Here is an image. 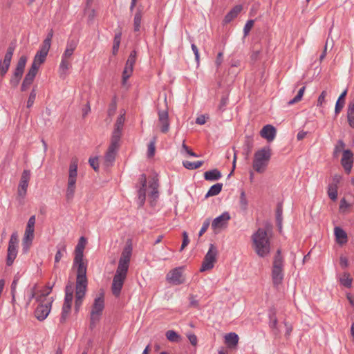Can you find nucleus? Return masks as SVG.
<instances>
[{"label":"nucleus","mask_w":354,"mask_h":354,"mask_svg":"<svg viewBox=\"0 0 354 354\" xmlns=\"http://www.w3.org/2000/svg\"><path fill=\"white\" fill-rule=\"evenodd\" d=\"M132 250L131 244H127L120 257L111 285L112 293L116 297L120 296L124 281L127 278L132 254Z\"/></svg>","instance_id":"nucleus-1"},{"label":"nucleus","mask_w":354,"mask_h":354,"mask_svg":"<svg viewBox=\"0 0 354 354\" xmlns=\"http://www.w3.org/2000/svg\"><path fill=\"white\" fill-rule=\"evenodd\" d=\"M270 230L269 225L267 226V230L259 228L252 236L253 248L260 257H265L270 253V243L268 236V231Z\"/></svg>","instance_id":"nucleus-2"},{"label":"nucleus","mask_w":354,"mask_h":354,"mask_svg":"<svg viewBox=\"0 0 354 354\" xmlns=\"http://www.w3.org/2000/svg\"><path fill=\"white\" fill-rule=\"evenodd\" d=\"M271 154V149L269 146L257 151L254 156L253 169L258 173H263L269 163Z\"/></svg>","instance_id":"nucleus-3"},{"label":"nucleus","mask_w":354,"mask_h":354,"mask_svg":"<svg viewBox=\"0 0 354 354\" xmlns=\"http://www.w3.org/2000/svg\"><path fill=\"white\" fill-rule=\"evenodd\" d=\"M87 287V279L85 271L83 272L80 268V271L77 273L76 287H75V310L78 312L82 306L83 299L85 296Z\"/></svg>","instance_id":"nucleus-4"},{"label":"nucleus","mask_w":354,"mask_h":354,"mask_svg":"<svg viewBox=\"0 0 354 354\" xmlns=\"http://www.w3.org/2000/svg\"><path fill=\"white\" fill-rule=\"evenodd\" d=\"M52 287H48L44 292L41 293L36 297L37 301L40 302V304H39L35 309V315L39 321L44 320L48 317L50 311L52 301H49L46 303L44 302L46 299V297L50 293Z\"/></svg>","instance_id":"nucleus-5"},{"label":"nucleus","mask_w":354,"mask_h":354,"mask_svg":"<svg viewBox=\"0 0 354 354\" xmlns=\"http://www.w3.org/2000/svg\"><path fill=\"white\" fill-rule=\"evenodd\" d=\"M104 308V292L102 291L99 295L94 299L92 306V310L90 313V325L91 329H93L97 324L100 322L102 311Z\"/></svg>","instance_id":"nucleus-6"},{"label":"nucleus","mask_w":354,"mask_h":354,"mask_svg":"<svg viewBox=\"0 0 354 354\" xmlns=\"http://www.w3.org/2000/svg\"><path fill=\"white\" fill-rule=\"evenodd\" d=\"M77 160L74 158L71 160L69 166L68 178L66 192V198L67 201L72 200L74 196L77 176Z\"/></svg>","instance_id":"nucleus-7"},{"label":"nucleus","mask_w":354,"mask_h":354,"mask_svg":"<svg viewBox=\"0 0 354 354\" xmlns=\"http://www.w3.org/2000/svg\"><path fill=\"white\" fill-rule=\"evenodd\" d=\"M283 261L281 255V250H278L274 257L272 271V278L274 286L279 285L283 279Z\"/></svg>","instance_id":"nucleus-8"},{"label":"nucleus","mask_w":354,"mask_h":354,"mask_svg":"<svg viewBox=\"0 0 354 354\" xmlns=\"http://www.w3.org/2000/svg\"><path fill=\"white\" fill-rule=\"evenodd\" d=\"M73 299V283H69L65 288V297L64 302L62 306V315L59 322L62 324L65 323L71 310L72 301Z\"/></svg>","instance_id":"nucleus-9"},{"label":"nucleus","mask_w":354,"mask_h":354,"mask_svg":"<svg viewBox=\"0 0 354 354\" xmlns=\"http://www.w3.org/2000/svg\"><path fill=\"white\" fill-rule=\"evenodd\" d=\"M217 254V248L214 244H210L209 250L207 251L203 261L200 271L205 272L212 269L214 266V263L216 261Z\"/></svg>","instance_id":"nucleus-10"},{"label":"nucleus","mask_w":354,"mask_h":354,"mask_svg":"<svg viewBox=\"0 0 354 354\" xmlns=\"http://www.w3.org/2000/svg\"><path fill=\"white\" fill-rule=\"evenodd\" d=\"M120 147V140L111 139L110 145L104 157V165L106 167L113 165Z\"/></svg>","instance_id":"nucleus-11"},{"label":"nucleus","mask_w":354,"mask_h":354,"mask_svg":"<svg viewBox=\"0 0 354 354\" xmlns=\"http://www.w3.org/2000/svg\"><path fill=\"white\" fill-rule=\"evenodd\" d=\"M19 243L18 235L17 232H13L10 238L6 258V264L8 266L12 265L17 255V245Z\"/></svg>","instance_id":"nucleus-12"},{"label":"nucleus","mask_w":354,"mask_h":354,"mask_svg":"<svg viewBox=\"0 0 354 354\" xmlns=\"http://www.w3.org/2000/svg\"><path fill=\"white\" fill-rule=\"evenodd\" d=\"M85 242V238L82 236L80 239L79 242L75 248V256L74 259V263L77 265V273H79L81 268H82L83 272L85 271V274H86V266L83 262V251L84 249Z\"/></svg>","instance_id":"nucleus-13"},{"label":"nucleus","mask_w":354,"mask_h":354,"mask_svg":"<svg viewBox=\"0 0 354 354\" xmlns=\"http://www.w3.org/2000/svg\"><path fill=\"white\" fill-rule=\"evenodd\" d=\"M230 219L228 212H223L221 215L215 218L212 223V228L215 233H218L221 229L227 226V222Z\"/></svg>","instance_id":"nucleus-14"},{"label":"nucleus","mask_w":354,"mask_h":354,"mask_svg":"<svg viewBox=\"0 0 354 354\" xmlns=\"http://www.w3.org/2000/svg\"><path fill=\"white\" fill-rule=\"evenodd\" d=\"M167 279L174 285L183 283L185 279L183 276V267H178L171 270L167 275Z\"/></svg>","instance_id":"nucleus-15"},{"label":"nucleus","mask_w":354,"mask_h":354,"mask_svg":"<svg viewBox=\"0 0 354 354\" xmlns=\"http://www.w3.org/2000/svg\"><path fill=\"white\" fill-rule=\"evenodd\" d=\"M341 164L345 171L349 174L351 171L353 164V153L350 149L343 151Z\"/></svg>","instance_id":"nucleus-16"},{"label":"nucleus","mask_w":354,"mask_h":354,"mask_svg":"<svg viewBox=\"0 0 354 354\" xmlns=\"http://www.w3.org/2000/svg\"><path fill=\"white\" fill-rule=\"evenodd\" d=\"M14 50V47L9 46L7 49L3 60L0 61V69L1 70L2 76H3L9 69Z\"/></svg>","instance_id":"nucleus-17"},{"label":"nucleus","mask_w":354,"mask_h":354,"mask_svg":"<svg viewBox=\"0 0 354 354\" xmlns=\"http://www.w3.org/2000/svg\"><path fill=\"white\" fill-rule=\"evenodd\" d=\"M158 122L162 133H167L169 129V114L167 110H158Z\"/></svg>","instance_id":"nucleus-18"},{"label":"nucleus","mask_w":354,"mask_h":354,"mask_svg":"<svg viewBox=\"0 0 354 354\" xmlns=\"http://www.w3.org/2000/svg\"><path fill=\"white\" fill-rule=\"evenodd\" d=\"M34 232L35 229L26 227L22 242V250L24 253H27L32 245L34 239Z\"/></svg>","instance_id":"nucleus-19"},{"label":"nucleus","mask_w":354,"mask_h":354,"mask_svg":"<svg viewBox=\"0 0 354 354\" xmlns=\"http://www.w3.org/2000/svg\"><path fill=\"white\" fill-rule=\"evenodd\" d=\"M125 120L124 113L120 114L116 120V122L114 125V130L112 133V139L120 140L122 136V131L123 129L124 123Z\"/></svg>","instance_id":"nucleus-20"},{"label":"nucleus","mask_w":354,"mask_h":354,"mask_svg":"<svg viewBox=\"0 0 354 354\" xmlns=\"http://www.w3.org/2000/svg\"><path fill=\"white\" fill-rule=\"evenodd\" d=\"M260 135L268 142H271L275 138L276 129L270 124H267L262 128L260 131Z\"/></svg>","instance_id":"nucleus-21"},{"label":"nucleus","mask_w":354,"mask_h":354,"mask_svg":"<svg viewBox=\"0 0 354 354\" xmlns=\"http://www.w3.org/2000/svg\"><path fill=\"white\" fill-rule=\"evenodd\" d=\"M335 241L339 245H344L348 241L346 232L340 227L336 226L334 228Z\"/></svg>","instance_id":"nucleus-22"},{"label":"nucleus","mask_w":354,"mask_h":354,"mask_svg":"<svg viewBox=\"0 0 354 354\" xmlns=\"http://www.w3.org/2000/svg\"><path fill=\"white\" fill-rule=\"evenodd\" d=\"M77 46V42L75 40H74V39L68 40L66 44V50L64 52V53L62 56V58L71 60V58L75 50L76 49Z\"/></svg>","instance_id":"nucleus-23"},{"label":"nucleus","mask_w":354,"mask_h":354,"mask_svg":"<svg viewBox=\"0 0 354 354\" xmlns=\"http://www.w3.org/2000/svg\"><path fill=\"white\" fill-rule=\"evenodd\" d=\"M242 6L237 5L234 6L225 17L224 21L225 23L230 22L232 19L236 18L237 15L242 10Z\"/></svg>","instance_id":"nucleus-24"},{"label":"nucleus","mask_w":354,"mask_h":354,"mask_svg":"<svg viewBox=\"0 0 354 354\" xmlns=\"http://www.w3.org/2000/svg\"><path fill=\"white\" fill-rule=\"evenodd\" d=\"M204 178L206 180H217L221 178V173L217 169H212L204 173Z\"/></svg>","instance_id":"nucleus-25"},{"label":"nucleus","mask_w":354,"mask_h":354,"mask_svg":"<svg viewBox=\"0 0 354 354\" xmlns=\"http://www.w3.org/2000/svg\"><path fill=\"white\" fill-rule=\"evenodd\" d=\"M347 118L349 126L354 128V98L349 102L347 109Z\"/></svg>","instance_id":"nucleus-26"},{"label":"nucleus","mask_w":354,"mask_h":354,"mask_svg":"<svg viewBox=\"0 0 354 354\" xmlns=\"http://www.w3.org/2000/svg\"><path fill=\"white\" fill-rule=\"evenodd\" d=\"M57 248V251L55 256V268H57V264L60 261L61 259L66 253V246L65 244L58 245Z\"/></svg>","instance_id":"nucleus-27"},{"label":"nucleus","mask_w":354,"mask_h":354,"mask_svg":"<svg viewBox=\"0 0 354 354\" xmlns=\"http://www.w3.org/2000/svg\"><path fill=\"white\" fill-rule=\"evenodd\" d=\"M239 342V336L235 333H230L225 336V342L228 346H236Z\"/></svg>","instance_id":"nucleus-28"},{"label":"nucleus","mask_w":354,"mask_h":354,"mask_svg":"<svg viewBox=\"0 0 354 354\" xmlns=\"http://www.w3.org/2000/svg\"><path fill=\"white\" fill-rule=\"evenodd\" d=\"M149 187L151 189V192L149 194V196L150 197H151L152 198H153V199H156L158 197V180L156 179H155L154 178H152L149 181Z\"/></svg>","instance_id":"nucleus-29"},{"label":"nucleus","mask_w":354,"mask_h":354,"mask_svg":"<svg viewBox=\"0 0 354 354\" xmlns=\"http://www.w3.org/2000/svg\"><path fill=\"white\" fill-rule=\"evenodd\" d=\"M30 175H31V173H30V170H28V169L24 170V171L22 172L18 186L28 188V183L30 179Z\"/></svg>","instance_id":"nucleus-30"},{"label":"nucleus","mask_w":354,"mask_h":354,"mask_svg":"<svg viewBox=\"0 0 354 354\" xmlns=\"http://www.w3.org/2000/svg\"><path fill=\"white\" fill-rule=\"evenodd\" d=\"M142 17V12L140 10H137L133 19V30L134 32H139L141 28V21Z\"/></svg>","instance_id":"nucleus-31"},{"label":"nucleus","mask_w":354,"mask_h":354,"mask_svg":"<svg viewBox=\"0 0 354 354\" xmlns=\"http://www.w3.org/2000/svg\"><path fill=\"white\" fill-rule=\"evenodd\" d=\"M346 93H347V91L345 90L338 97V100L336 102L335 108V112L336 114H338L343 109V107L344 106V98H345V96L346 95Z\"/></svg>","instance_id":"nucleus-32"},{"label":"nucleus","mask_w":354,"mask_h":354,"mask_svg":"<svg viewBox=\"0 0 354 354\" xmlns=\"http://www.w3.org/2000/svg\"><path fill=\"white\" fill-rule=\"evenodd\" d=\"M283 208L282 205L279 204L277 207L276 209V221L277 225L279 228V232H281L282 230V221H283Z\"/></svg>","instance_id":"nucleus-33"},{"label":"nucleus","mask_w":354,"mask_h":354,"mask_svg":"<svg viewBox=\"0 0 354 354\" xmlns=\"http://www.w3.org/2000/svg\"><path fill=\"white\" fill-rule=\"evenodd\" d=\"M204 162L202 160H198L196 162H190L188 160H185L183 162V165L187 169L194 170L201 167L203 165Z\"/></svg>","instance_id":"nucleus-34"},{"label":"nucleus","mask_w":354,"mask_h":354,"mask_svg":"<svg viewBox=\"0 0 354 354\" xmlns=\"http://www.w3.org/2000/svg\"><path fill=\"white\" fill-rule=\"evenodd\" d=\"M222 187H223V184H221V183H216V184L212 185L209 188L207 193L206 194L205 197L218 195L221 192Z\"/></svg>","instance_id":"nucleus-35"},{"label":"nucleus","mask_w":354,"mask_h":354,"mask_svg":"<svg viewBox=\"0 0 354 354\" xmlns=\"http://www.w3.org/2000/svg\"><path fill=\"white\" fill-rule=\"evenodd\" d=\"M39 68V67L38 66H36L35 64H32V66L29 69L28 73L26 75L25 78L32 82L37 73Z\"/></svg>","instance_id":"nucleus-36"},{"label":"nucleus","mask_w":354,"mask_h":354,"mask_svg":"<svg viewBox=\"0 0 354 354\" xmlns=\"http://www.w3.org/2000/svg\"><path fill=\"white\" fill-rule=\"evenodd\" d=\"M47 55L48 54H46L45 53L38 50L35 56L34 61H33L32 64H35L36 66H38L39 67L40 65L42 63H44V61L46 60V57Z\"/></svg>","instance_id":"nucleus-37"},{"label":"nucleus","mask_w":354,"mask_h":354,"mask_svg":"<svg viewBox=\"0 0 354 354\" xmlns=\"http://www.w3.org/2000/svg\"><path fill=\"white\" fill-rule=\"evenodd\" d=\"M165 335L167 339L171 342H178L181 339L180 336L172 330H167Z\"/></svg>","instance_id":"nucleus-38"},{"label":"nucleus","mask_w":354,"mask_h":354,"mask_svg":"<svg viewBox=\"0 0 354 354\" xmlns=\"http://www.w3.org/2000/svg\"><path fill=\"white\" fill-rule=\"evenodd\" d=\"M248 201L246 198V195L244 191H241L240 194V198H239V205L240 208L243 211H246L248 209Z\"/></svg>","instance_id":"nucleus-39"},{"label":"nucleus","mask_w":354,"mask_h":354,"mask_svg":"<svg viewBox=\"0 0 354 354\" xmlns=\"http://www.w3.org/2000/svg\"><path fill=\"white\" fill-rule=\"evenodd\" d=\"M342 285L346 288H350L352 284V279L350 277L348 273L344 272L342 277L339 279Z\"/></svg>","instance_id":"nucleus-40"},{"label":"nucleus","mask_w":354,"mask_h":354,"mask_svg":"<svg viewBox=\"0 0 354 354\" xmlns=\"http://www.w3.org/2000/svg\"><path fill=\"white\" fill-rule=\"evenodd\" d=\"M337 187L328 185V197L333 201H336L337 198Z\"/></svg>","instance_id":"nucleus-41"},{"label":"nucleus","mask_w":354,"mask_h":354,"mask_svg":"<svg viewBox=\"0 0 354 354\" xmlns=\"http://www.w3.org/2000/svg\"><path fill=\"white\" fill-rule=\"evenodd\" d=\"M138 203L140 206H142L146 199V187H140L138 192Z\"/></svg>","instance_id":"nucleus-42"},{"label":"nucleus","mask_w":354,"mask_h":354,"mask_svg":"<svg viewBox=\"0 0 354 354\" xmlns=\"http://www.w3.org/2000/svg\"><path fill=\"white\" fill-rule=\"evenodd\" d=\"M305 89H306V86H302L298 91L297 94L296 95V96L292 99L291 100H290L288 102V104L291 105V104H293L295 103H297L298 102H299L303 95H304V91H305Z\"/></svg>","instance_id":"nucleus-43"},{"label":"nucleus","mask_w":354,"mask_h":354,"mask_svg":"<svg viewBox=\"0 0 354 354\" xmlns=\"http://www.w3.org/2000/svg\"><path fill=\"white\" fill-rule=\"evenodd\" d=\"M121 41V33H118L115 35L113 46V53L116 54L118 51Z\"/></svg>","instance_id":"nucleus-44"},{"label":"nucleus","mask_w":354,"mask_h":354,"mask_svg":"<svg viewBox=\"0 0 354 354\" xmlns=\"http://www.w3.org/2000/svg\"><path fill=\"white\" fill-rule=\"evenodd\" d=\"M182 153H186L193 157H199L198 154L192 151L185 144V141L184 140L182 144V149L180 151Z\"/></svg>","instance_id":"nucleus-45"},{"label":"nucleus","mask_w":354,"mask_h":354,"mask_svg":"<svg viewBox=\"0 0 354 354\" xmlns=\"http://www.w3.org/2000/svg\"><path fill=\"white\" fill-rule=\"evenodd\" d=\"M71 66V64L70 59L62 58L59 68L63 73L66 72Z\"/></svg>","instance_id":"nucleus-46"},{"label":"nucleus","mask_w":354,"mask_h":354,"mask_svg":"<svg viewBox=\"0 0 354 354\" xmlns=\"http://www.w3.org/2000/svg\"><path fill=\"white\" fill-rule=\"evenodd\" d=\"M351 204L348 203L346 199L344 198L340 201L339 204V212L342 213H346L348 209L350 208Z\"/></svg>","instance_id":"nucleus-47"},{"label":"nucleus","mask_w":354,"mask_h":354,"mask_svg":"<svg viewBox=\"0 0 354 354\" xmlns=\"http://www.w3.org/2000/svg\"><path fill=\"white\" fill-rule=\"evenodd\" d=\"M117 109V104L115 100H113L109 106L107 114L109 117H112Z\"/></svg>","instance_id":"nucleus-48"},{"label":"nucleus","mask_w":354,"mask_h":354,"mask_svg":"<svg viewBox=\"0 0 354 354\" xmlns=\"http://www.w3.org/2000/svg\"><path fill=\"white\" fill-rule=\"evenodd\" d=\"M344 147H345L344 142L341 140H338V142L334 149V152H333L334 156L337 157L338 153L343 150Z\"/></svg>","instance_id":"nucleus-49"},{"label":"nucleus","mask_w":354,"mask_h":354,"mask_svg":"<svg viewBox=\"0 0 354 354\" xmlns=\"http://www.w3.org/2000/svg\"><path fill=\"white\" fill-rule=\"evenodd\" d=\"M26 62H27V57L25 55H22L18 62H17V66H16V68L17 69H20V70H22V71H24V68H25V66H26Z\"/></svg>","instance_id":"nucleus-50"},{"label":"nucleus","mask_w":354,"mask_h":354,"mask_svg":"<svg viewBox=\"0 0 354 354\" xmlns=\"http://www.w3.org/2000/svg\"><path fill=\"white\" fill-rule=\"evenodd\" d=\"M133 71L125 65L124 69L122 73L123 84L126 82L127 79L131 75Z\"/></svg>","instance_id":"nucleus-51"},{"label":"nucleus","mask_w":354,"mask_h":354,"mask_svg":"<svg viewBox=\"0 0 354 354\" xmlns=\"http://www.w3.org/2000/svg\"><path fill=\"white\" fill-rule=\"evenodd\" d=\"M254 21L252 19L248 20L246 22V24L243 28V32H244L245 36H247L248 35V33L250 32V31L251 30L252 28L254 26Z\"/></svg>","instance_id":"nucleus-52"},{"label":"nucleus","mask_w":354,"mask_h":354,"mask_svg":"<svg viewBox=\"0 0 354 354\" xmlns=\"http://www.w3.org/2000/svg\"><path fill=\"white\" fill-rule=\"evenodd\" d=\"M35 98H36V92H35V89H32L30 93V95H29L28 101H27V107L28 108H30L33 105Z\"/></svg>","instance_id":"nucleus-53"},{"label":"nucleus","mask_w":354,"mask_h":354,"mask_svg":"<svg viewBox=\"0 0 354 354\" xmlns=\"http://www.w3.org/2000/svg\"><path fill=\"white\" fill-rule=\"evenodd\" d=\"M50 46H51V42L48 41H48L44 40L39 50H40L43 53H45L46 54H48L49 49L50 48Z\"/></svg>","instance_id":"nucleus-54"},{"label":"nucleus","mask_w":354,"mask_h":354,"mask_svg":"<svg viewBox=\"0 0 354 354\" xmlns=\"http://www.w3.org/2000/svg\"><path fill=\"white\" fill-rule=\"evenodd\" d=\"M88 162L91 165V167L97 171L99 168V162H98V158H90L88 160Z\"/></svg>","instance_id":"nucleus-55"},{"label":"nucleus","mask_w":354,"mask_h":354,"mask_svg":"<svg viewBox=\"0 0 354 354\" xmlns=\"http://www.w3.org/2000/svg\"><path fill=\"white\" fill-rule=\"evenodd\" d=\"M210 224V219L207 218L203 223L202 227L201 228V230L199 231L198 236H201L207 230Z\"/></svg>","instance_id":"nucleus-56"},{"label":"nucleus","mask_w":354,"mask_h":354,"mask_svg":"<svg viewBox=\"0 0 354 354\" xmlns=\"http://www.w3.org/2000/svg\"><path fill=\"white\" fill-rule=\"evenodd\" d=\"M252 147H253L252 141L250 140H247L245 142V149H244L246 156H248L251 153Z\"/></svg>","instance_id":"nucleus-57"},{"label":"nucleus","mask_w":354,"mask_h":354,"mask_svg":"<svg viewBox=\"0 0 354 354\" xmlns=\"http://www.w3.org/2000/svg\"><path fill=\"white\" fill-rule=\"evenodd\" d=\"M189 243V239L187 232H183V243L180 247V251H182Z\"/></svg>","instance_id":"nucleus-58"},{"label":"nucleus","mask_w":354,"mask_h":354,"mask_svg":"<svg viewBox=\"0 0 354 354\" xmlns=\"http://www.w3.org/2000/svg\"><path fill=\"white\" fill-rule=\"evenodd\" d=\"M155 153V140L151 141L148 145V156L152 157Z\"/></svg>","instance_id":"nucleus-59"},{"label":"nucleus","mask_w":354,"mask_h":354,"mask_svg":"<svg viewBox=\"0 0 354 354\" xmlns=\"http://www.w3.org/2000/svg\"><path fill=\"white\" fill-rule=\"evenodd\" d=\"M327 95V91H323L320 95L318 97V100H317V106H322L323 103L325 102V97Z\"/></svg>","instance_id":"nucleus-60"},{"label":"nucleus","mask_w":354,"mask_h":354,"mask_svg":"<svg viewBox=\"0 0 354 354\" xmlns=\"http://www.w3.org/2000/svg\"><path fill=\"white\" fill-rule=\"evenodd\" d=\"M136 60V51L132 50L128 57L127 62L128 64H135Z\"/></svg>","instance_id":"nucleus-61"},{"label":"nucleus","mask_w":354,"mask_h":354,"mask_svg":"<svg viewBox=\"0 0 354 354\" xmlns=\"http://www.w3.org/2000/svg\"><path fill=\"white\" fill-rule=\"evenodd\" d=\"M341 180H342V176H340L339 174H335L333 177L332 183L329 185L338 187V184L339 183Z\"/></svg>","instance_id":"nucleus-62"},{"label":"nucleus","mask_w":354,"mask_h":354,"mask_svg":"<svg viewBox=\"0 0 354 354\" xmlns=\"http://www.w3.org/2000/svg\"><path fill=\"white\" fill-rule=\"evenodd\" d=\"M227 100H228L227 97H225V96H223L221 97L220 103H219V105H218V109L221 111H224L225 107V106L227 104Z\"/></svg>","instance_id":"nucleus-63"},{"label":"nucleus","mask_w":354,"mask_h":354,"mask_svg":"<svg viewBox=\"0 0 354 354\" xmlns=\"http://www.w3.org/2000/svg\"><path fill=\"white\" fill-rule=\"evenodd\" d=\"M277 319L274 315L270 316V326L272 329H277Z\"/></svg>","instance_id":"nucleus-64"}]
</instances>
